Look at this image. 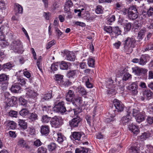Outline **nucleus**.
<instances>
[{
  "label": "nucleus",
  "instance_id": "obj_36",
  "mask_svg": "<svg viewBox=\"0 0 153 153\" xmlns=\"http://www.w3.org/2000/svg\"><path fill=\"white\" fill-rule=\"evenodd\" d=\"M136 121L140 123L144 121L145 119V117L141 113H140L137 116L135 117Z\"/></svg>",
  "mask_w": 153,
  "mask_h": 153
},
{
  "label": "nucleus",
  "instance_id": "obj_47",
  "mask_svg": "<svg viewBox=\"0 0 153 153\" xmlns=\"http://www.w3.org/2000/svg\"><path fill=\"white\" fill-rule=\"evenodd\" d=\"M139 149L136 146L131 147L128 150V153H138Z\"/></svg>",
  "mask_w": 153,
  "mask_h": 153
},
{
  "label": "nucleus",
  "instance_id": "obj_59",
  "mask_svg": "<svg viewBox=\"0 0 153 153\" xmlns=\"http://www.w3.org/2000/svg\"><path fill=\"white\" fill-rule=\"evenodd\" d=\"M141 113L137 109H133L132 114L134 116L136 117Z\"/></svg>",
  "mask_w": 153,
  "mask_h": 153
},
{
  "label": "nucleus",
  "instance_id": "obj_64",
  "mask_svg": "<svg viewBox=\"0 0 153 153\" xmlns=\"http://www.w3.org/2000/svg\"><path fill=\"white\" fill-rule=\"evenodd\" d=\"M147 121L149 124H152L153 123V117H148L147 119Z\"/></svg>",
  "mask_w": 153,
  "mask_h": 153
},
{
  "label": "nucleus",
  "instance_id": "obj_62",
  "mask_svg": "<svg viewBox=\"0 0 153 153\" xmlns=\"http://www.w3.org/2000/svg\"><path fill=\"white\" fill-rule=\"evenodd\" d=\"M71 82L69 81L68 80H67L66 81H64L63 80L61 84L60 85H64L65 86H68L69 85H70Z\"/></svg>",
  "mask_w": 153,
  "mask_h": 153
},
{
  "label": "nucleus",
  "instance_id": "obj_25",
  "mask_svg": "<svg viewBox=\"0 0 153 153\" xmlns=\"http://www.w3.org/2000/svg\"><path fill=\"white\" fill-rule=\"evenodd\" d=\"M122 33L121 29L118 27H114L113 28L112 35L115 34V37L116 38L117 36L120 35Z\"/></svg>",
  "mask_w": 153,
  "mask_h": 153
},
{
  "label": "nucleus",
  "instance_id": "obj_1",
  "mask_svg": "<svg viewBox=\"0 0 153 153\" xmlns=\"http://www.w3.org/2000/svg\"><path fill=\"white\" fill-rule=\"evenodd\" d=\"M136 41L133 37H127L123 43V50L126 54L131 53L133 51V48L135 47Z\"/></svg>",
  "mask_w": 153,
  "mask_h": 153
},
{
  "label": "nucleus",
  "instance_id": "obj_11",
  "mask_svg": "<svg viewBox=\"0 0 153 153\" xmlns=\"http://www.w3.org/2000/svg\"><path fill=\"white\" fill-rule=\"evenodd\" d=\"M113 103L114 106L117 111L121 112L123 110L124 108V105L117 99H115L114 100Z\"/></svg>",
  "mask_w": 153,
  "mask_h": 153
},
{
  "label": "nucleus",
  "instance_id": "obj_8",
  "mask_svg": "<svg viewBox=\"0 0 153 153\" xmlns=\"http://www.w3.org/2000/svg\"><path fill=\"white\" fill-rule=\"evenodd\" d=\"M81 124V119L79 116L73 118L69 121V125L72 128L78 127Z\"/></svg>",
  "mask_w": 153,
  "mask_h": 153
},
{
  "label": "nucleus",
  "instance_id": "obj_57",
  "mask_svg": "<svg viewBox=\"0 0 153 153\" xmlns=\"http://www.w3.org/2000/svg\"><path fill=\"white\" fill-rule=\"evenodd\" d=\"M55 31H56V35L58 37V38H59L62 34V32L57 28H55Z\"/></svg>",
  "mask_w": 153,
  "mask_h": 153
},
{
  "label": "nucleus",
  "instance_id": "obj_14",
  "mask_svg": "<svg viewBox=\"0 0 153 153\" xmlns=\"http://www.w3.org/2000/svg\"><path fill=\"white\" fill-rule=\"evenodd\" d=\"M64 55L66 56L67 60L73 61L74 60L75 58L74 54L72 52L69 51H65Z\"/></svg>",
  "mask_w": 153,
  "mask_h": 153
},
{
  "label": "nucleus",
  "instance_id": "obj_24",
  "mask_svg": "<svg viewBox=\"0 0 153 153\" xmlns=\"http://www.w3.org/2000/svg\"><path fill=\"white\" fill-rule=\"evenodd\" d=\"M76 91L79 92L82 95H87V92L85 88L81 86H79L76 89Z\"/></svg>",
  "mask_w": 153,
  "mask_h": 153
},
{
  "label": "nucleus",
  "instance_id": "obj_32",
  "mask_svg": "<svg viewBox=\"0 0 153 153\" xmlns=\"http://www.w3.org/2000/svg\"><path fill=\"white\" fill-rule=\"evenodd\" d=\"M83 18L84 19L89 21H92L94 19V17L93 16H91L89 13H84Z\"/></svg>",
  "mask_w": 153,
  "mask_h": 153
},
{
  "label": "nucleus",
  "instance_id": "obj_46",
  "mask_svg": "<svg viewBox=\"0 0 153 153\" xmlns=\"http://www.w3.org/2000/svg\"><path fill=\"white\" fill-rule=\"evenodd\" d=\"M125 30L126 31H129L131 27V23L130 22H125L123 23Z\"/></svg>",
  "mask_w": 153,
  "mask_h": 153
},
{
  "label": "nucleus",
  "instance_id": "obj_48",
  "mask_svg": "<svg viewBox=\"0 0 153 153\" xmlns=\"http://www.w3.org/2000/svg\"><path fill=\"white\" fill-rule=\"evenodd\" d=\"M139 60V64L142 65H145L147 62L144 56H142L141 57Z\"/></svg>",
  "mask_w": 153,
  "mask_h": 153
},
{
  "label": "nucleus",
  "instance_id": "obj_63",
  "mask_svg": "<svg viewBox=\"0 0 153 153\" xmlns=\"http://www.w3.org/2000/svg\"><path fill=\"white\" fill-rule=\"evenodd\" d=\"M42 144V143L39 139H37L34 142V145L37 147H38Z\"/></svg>",
  "mask_w": 153,
  "mask_h": 153
},
{
  "label": "nucleus",
  "instance_id": "obj_34",
  "mask_svg": "<svg viewBox=\"0 0 153 153\" xmlns=\"http://www.w3.org/2000/svg\"><path fill=\"white\" fill-rule=\"evenodd\" d=\"M26 94L29 98L34 97L36 96V93L30 89H27Z\"/></svg>",
  "mask_w": 153,
  "mask_h": 153
},
{
  "label": "nucleus",
  "instance_id": "obj_38",
  "mask_svg": "<svg viewBox=\"0 0 153 153\" xmlns=\"http://www.w3.org/2000/svg\"><path fill=\"white\" fill-rule=\"evenodd\" d=\"M15 10L17 11V13H22L23 12V8L21 5L18 3H16L14 5Z\"/></svg>",
  "mask_w": 153,
  "mask_h": 153
},
{
  "label": "nucleus",
  "instance_id": "obj_31",
  "mask_svg": "<svg viewBox=\"0 0 153 153\" xmlns=\"http://www.w3.org/2000/svg\"><path fill=\"white\" fill-rule=\"evenodd\" d=\"M116 109H115V107L113 106L111 107L110 106V108L109 109V114L111 115V117H114L116 115Z\"/></svg>",
  "mask_w": 153,
  "mask_h": 153
},
{
  "label": "nucleus",
  "instance_id": "obj_60",
  "mask_svg": "<svg viewBox=\"0 0 153 153\" xmlns=\"http://www.w3.org/2000/svg\"><path fill=\"white\" fill-rule=\"evenodd\" d=\"M75 101L77 102V103H79V104H82L83 101L82 98L79 96L75 98Z\"/></svg>",
  "mask_w": 153,
  "mask_h": 153
},
{
  "label": "nucleus",
  "instance_id": "obj_49",
  "mask_svg": "<svg viewBox=\"0 0 153 153\" xmlns=\"http://www.w3.org/2000/svg\"><path fill=\"white\" fill-rule=\"evenodd\" d=\"M19 100L20 104L23 106H26L27 102L25 99L21 97L19 98Z\"/></svg>",
  "mask_w": 153,
  "mask_h": 153
},
{
  "label": "nucleus",
  "instance_id": "obj_52",
  "mask_svg": "<svg viewBox=\"0 0 153 153\" xmlns=\"http://www.w3.org/2000/svg\"><path fill=\"white\" fill-rule=\"evenodd\" d=\"M25 144V142L22 139H20L18 142V145L19 146L24 147Z\"/></svg>",
  "mask_w": 153,
  "mask_h": 153
},
{
  "label": "nucleus",
  "instance_id": "obj_58",
  "mask_svg": "<svg viewBox=\"0 0 153 153\" xmlns=\"http://www.w3.org/2000/svg\"><path fill=\"white\" fill-rule=\"evenodd\" d=\"M51 107V106L50 105H42V110L44 111H49V108Z\"/></svg>",
  "mask_w": 153,
  "mask_h": 153
},
{
  "label": "nucleus",
  "instance_id": "obj_33",
  "mask_svg": "<svg viewBox=\"0 0 153 153\" xmlns=\"http://www.w3.org/2000/svg\"><path fill=\"white\" fill-rule=\"evenodd\" d=\"M19 113L21 116L23 117H25L27 115H28L29 113V111L27 109L23 108L19 111Z\"/></svg>",
  "mask_w": 153,
  "mask_h": 153
},
{
  "label": "nucleus",
  "instance_id": "obj_30",
  "mask_svg": "<svg viewBox=\"0 0 153 153\" xmlns=\"http://www.w3.org/2000/svg\"><path fill=\"white\" fill-rule=\"evenodd\" d=\"M88 151V148L83 147L76 148L75 150V153H87Z\"/></svg>",
  "mask_w": 153,
  "mask_h": 153
},
{
  "label": "nucleus",
  "instance_id": "obj_20",
  "mask_svg": "<svg viewBox=\"0 0 153 153\" xmlns=\"http://www.w3.org/2000/svg\"><path fill=\"white\" fill-rule=\"evenodd\" d=\"M49 127L48 126L42 125L41 127V132L42 135L48 134L49 132Z\"/></svg>",
  "mask_w": 153,
  "mask_h": 153
},
{
  "label": "nucleus",
  "instance_id": "obj_2",
  "mask_svg": "<svg viewBox=\"0 0 153 153\" xmlns=\"http://www.w3.org/2000/svg\"><path fill=\"white\" fill-rule=\"evenodd\" d=\"M11 49L15 52L22 53L24 52L22 42L18 39L14 40L12 41L10 45Z\"/></svg>",
  "mask_w": 153,
  "mask_h": 153
},
{
  "label": "nucleus",
  "instance_id": "obj_29",
  "mask_svg": "<svg viewBox=\"0 0 153 153\" xmlns=\"http://www.w3.org/2000/svg\"><path fill=\"white\" fill-rule=\"evenodd\" d=\"M55 79L58 84L60 85L63 81V76L61 74H57L55 75Z\"/></svg>",
  "mask_w": 153,
  "mask_h": 153
},
{
  "label": "nucleus",
  "instance_id": "obj_23",
  "mask_svg": "<svg viewBox=\"0 0 153 153\" xmlns=\"http://www.w3.org/2000/svg\"><path fill=\"white\" fill-rule=\"evenodd\" d=\"M28 118L31 121L34 122L38 119V115L35 112L29 113L28 115Z\"/></svg>",
  "mask_w": 153,
  "mask_h": 153
},
{
  "label": "nucleus",
  "instance_id": "obj_27",
  "mask_svg": "<svg viewBox=\"0 0 153 153\" xmlns=\"http://www.w3.org/2000/svg\"><path fill=\"white\" fill-rule=\"evenodd\" d=\"M58 138L57 141L60 143L63 142H66V138L61 133L57 134Z\"/></svg>",
  "mask_w": 153,
  "mask_h": 153
},
{
  "label": "nucleus",
  "instance_id": "obj_44",
  "mask_svg": "<svg viewBox=\"0 0 153 153\" xmlns=\"http://www.w3.org/2000/svg\"><path fill=\"white\" fill-rule=\"evenodd\" d=\"M151 136V133L149 131H147L142 134V135L140 136V138L141 139L146 140V139L150 137Z\"/></svg>",
  "mask_w": 153,
  "mask_h": 153
},
{
  "label": "nucleus",
  "instance_id": "obj_40",
  "mask_svg": "<svg viewBox=\"0 0 153 153\" xmlns=\"http://www.w3.org/2000/svg\"><path fill=\"white\" fill-rule=\"evenodd\" d=\"M51 118V117H48L47 115H43L42 117L41 121L44 123H47L50 121Z\"/></svg>",
  "mask_w": 153,
  "mask_h": 153
},
{
  "label": "nucleus",
  "instance_id": "obj_26",
  "mask_svg": "<svg viewBox=\"0 0 153 153\" xmlns=\"http://www.w3.org/2000/svg\"><path fill=\"white\" fill-rule=\"evenodd\" d=\"M18 124L21 128L25 129L27 128V123L23 120L19 119L18 120Z\"/></svg>",
  "mask_w": 153,
  "mask_h": 153
},
{
  "label": "nucleus",
  "instance_id": "obj_19",
  "mask_svg": "<svg viewBox=\"0 0 153 153\" xmlns=\"http://www.w3.org/2000/svg\"><path fill=\"white\" fill-rule=\"evenodd\" d=\"M82 135V132L74 131L72 133L71 136V138L78 141L80 140V139Z\"/></svg>",
  "mask_w": 153,
  "mask_h": 153
},
{
  "label": "nucleus",
  "instance_id": "obj_51",
  "mask_svg": "<svg viewBox=\"0 0 153 153\" xmlns=\"http://www.w3.org/2000/svg\"><path fill=\"white\" fill-rule=\"evenodd\" d=\"M131 78V75L128 73H126L124 75L123 79V80L126 81Z\"/></svg>",
  "mask_w": 153,
  "mask_h": 153
},
{
  "label": "nucleus",
  "instance_id": "obj_42",
  "mask_svg": "<svg viewBox=\"0 0 153 153\" xmlns=\"http://www.w3.org/2000/svg\"><path fill=\"white\" fill-rule=\"evenodd\" d=\"M153 50V43L150 42L146 46L144 49V51H148Z\"/></svg>",
  "mask_w": 153,
  "mask_h": 153
},
{
  "label": "nucleus",
  "instance_id": "obj_50",
  "mask_svg": "<svg viewBox=\"0 0 153 153\" xmlns=\"http://www.w3.org/2000/svg\"><path fill=\"white\" fill-rule=\"evenodd\" d=\"M18 114V112L17 111L13 110H10L9 113V116L12 117H17Z\"/></svg>",
  "mask_w": 153,
  "mask_h": 153
},
{
  "label": "nucleus",
  "instance_id": "obj_18",
  "mask_svg": "<svg viewBox=\"0 0 153 153\" xmlns=\"http://www.w3.org/2000/svg\"><path fill=\"white\" fill-rule=\"evenodd\" d=\"M74 96V92L71 90H69L65 94V99L68 102L72 101Z\"/></svg>",
  "mask_w": 153,
  "mask_h": 153
},
{
  "label": "nucleus",
  "instance_id": "obj_9",
  "mask_svg": "<svg viewBox=\"0 0 153 153\" xmlns=\"http://www.w3.org/2000/svg\"><path fill=\"white\" fill-rule=\"evenodd\" d=\"M131 110L130 108L127 109V114L126 116L123 117L120 120V123L123 125H125L127 124L130 121H131V117L130 115L131 113Z\"/></svg>",
  "mask_w": 153,
  "mask_h": 153
},
{
  "label": "nucleus",
  "instance_id": "obj_12",
  "mask_svg": "<svg viewBox=\"0 0 153 153\" xmlns=\"http://www.w3.org/2000/svg\"><path fill=\"white\" fill-rule=\"evenodd\" d=\"M153 93L150 90H146L143 92V96H141L140 99L142 100H144L145 98H146L147 99H150L152 97Z\"/></svg>",
  "mask_w": 153,
  "mask_h": 153
},
{
  "label": "nucleus",
  "instance_id": "obj_35",
  "mask_svg": "<svg viewBox=\"0 0 153 153\" xmlns=\"http://www.w3.org/2000/svg\"><path fill=\"white\" fill-rule=\"evenodd\" d=\"M57 147V145L54 143H51L48 146V148L50 152L54 151Z\"/></svg>",
  "mask_w": 153,
  "mask_h": 153
},
{
  "label": "nucleus",
  "instance_id": "obj_55",
  "mask_svg": "<svg viewBox=\"0 0 153 153\" xmlns=\"http://www.w3.org/2000/svg\"><path fill=\"white\" fill-rule=\"evenodd\" d=\"M19 83L22 86H25L26 83L25 79L22 78H18L17 79Z\"/></svg>",
  "mask_w": 153,
  "mask_h": 153
},
{
  "label": "nucleus",
  "instance_id": "obj_3",
  "mask_svg": "<svg viewBox=\"0 0 153 153\" xmlns=\"http://www.w3.org/2000/svg\"><path fill=\"white\" fill-rule=\"evenodd\" d=\"M9 79V75L5 74H0V84L2 90L4 91L7 89Z\"/></svg>",
  "mask_w": 153,
  "mask_h": 153
},
{
  "label": "nucleus",
  "instance_id": "obj_41",
  "mask_svg": "<svg viewBox=\"0 0 153 153\" xmlns=\"http://www.w3.org/2000/svg\"><path fill=\"white\" fill-rule=\"evenodd\" d=\"M52 97V93H47L45 94L44 97H42L41 100V101L43 102L45 100H48Z\"/></svg>",
  "mask_w": 153,
  "mask_h": 153
},
{
  "label": "nucleus",
  "instance_id": "obj_39",
  "mask_svg": "<svg viewBox=\"0 0 153 153\" xmlns=\"http://www.w3.org/2000/svg\"><path fill=\"white\" fill-rule=\"evenodd\" d=\"M58 65V62L52 64L51 67V69L50 70V72L51 73H54V71L57 70Z\"/></svg>",
  "mask_w": 153,
  "mask_h": 153
},
{
  "label": "nucleus",
  "instance_id": "obj_13",
  "mask_svg": "<svg viewBox=\"0 0 153 153\" xmlns=\"http://www.w3.org/2000/svg\"><path fill=\"white\" fill-rule=\"evenodd\" d=\"M21 87L18 83H15L12 85L10 88L11 92L18 93L21 92Z\"/></svg>",
  "mask_w": 153,
  "mask_h": 153
},
{
  "label": "nucleus",
  "instance_id": "obj_45",
  "mask_svg": "<svg viewBox=\"0 0 153 153\" xmlns=\"http://www.w3.org/2000/svg\"><path fill=\"white\" fill-rule=\"evenodd\" d=\"M88 64L89 67H94L95 60L92 58H89L88 59Z\"/></svg>",
  "mask_w": 153,
  "mask_h": 153
},
{
  "label": "nucleus",
  "instance_id": "obj_54",
  "mask_svg": "<svg viewBox=\"0 0 153 153\" xmlns=\"http://www.w3.org/2000/svg\"><path fill=\"white\" fill-rule=\"evenodd\" d=\"M102 7L100 5H98L96 9V12L98 14L102 13L103 12V10L102 9Z\"/></svg>",
  "mask_w": 153,
  "mask_h": 153
},
{
  "label": "nucleus",
  "instance_id": "obj_22",
  "mask_svg": "<svg viewBox=\"0 0 153 153\" xmlns=\"http://www.w3.org/2000/svg\"><path fill=\"white\" fill-rule=\"evenodd\" d=\"M73 5V3L71 0L66 1L64 6V10L66 13H70V7Z\"/></svg>",
  "mask_w": 153,
  "mask_h": 153
},
{
  "label": "nucleus",
  "instance_id": "obj_53",
  "mask_svg": "<svg viewBox=\"0 0 153 153\" xmlns=\"http://www.w3.org/2000/svg\"><path fill=\"white\" fill-rule=\"evenodd\" d=\"M104 30L106 32L112 34L113 28L111 26H105L104 28Z\"/></svg>",
  "mask_w": 153,
  "mask_h": 153
},
{
  "label": "nucleus",
  "instance_id": "obj_17",
  "mask_svg": "<svg viewBox=\"0 0 153 153\" xmlns=\"http://www.w3.org/2000/svg\"><path fill=\"white\" fill-rule=\"evenodd\" d=\"M146 32V28H142L138 33L137 37V41L140 42L145 36Z\"/></svg>",
  "mask_w": 153,
  "mask_h": 153
},
{
  "label": "nucleus",
  "instance_id": "obj_15",
  "mask_svg": "<svg viewBox=\"0 0 153 153\" xmlns=\"http://www.w3.org/2000/svg\"><path fill=\"white\" fill-rule=\"evenodd\" d=\"M128 128L129 130L134 134L137 135L140 132L139 127L137 126L132 124L129 126Z\"/></svg>",
  "mask_w": 153,
  "mask_h": 153
},
{
  "label": "nucleus",
  "instance_id": "obj_43",
  "mask_svg": "<svg viewBox=\"0 0 153 153\" xmlns=\"http://www.w3.org/2000/svg\"><path fill=\"white\" fill-rule=\"evenodd\" d=\"M16 99L14 97H12L10 99L9 102L7 103V105L9 106H13L15 103Z\"/></svg>",
  "mask_w": 153,
  "mask_h": 153
},
{
  "label": "nucleus",
  "instance_id": "obj_56",
  "mask_svg": "<svg viewBox=\"0 0 153 153\" xmlns=\"http://www.w3.org/2000/svg\"><path fill=\"white\" fill-rule=\"evenodd\" d=\"M47 149L45 148L42 146L38 149V153H46Z\"/></svg>",
  "mask_w": 153,
  "mask_h": 153
},
{
  "label": "nucleus",
  "instance_id": "obj_16",
  "mask_svg": "<svg viewBox=\"0 0 153 153\" xmlns=\"http://www.w3.org/2000/svg\"><path fill=\"white\" fill-rule=\"evenodd\" d=\"M91 79L90 78V80L88 77L87 76H84L82 78V82L85 83L86 87L88 88H91L93 87V85L91 81Z\"/></svg>",
  "mask_w": 153,
  "mask_h": 153
},
{
  "label": "nucleus",
  "instance_id": "obj_10",
  "mask_svg": "<svg viewBox=\"0 0 153 153\" xmlns=\"http://www.w3.org/2000/svg\"><path fill=\"white\" fill-rule=\"evenodd\" d=\"M137 84V82H135L132 83L128 86V89L131 91V93L132 95H135L137 94L138 86Z\"/></svg>",
  "mask_w": 153,
  "mask_h": 153
},
{
  "label": "nucleus",
  "instance_id": "obj_61",
  "mask_svg": "<svg viewBox=\"0 0 153 153\" xmlns=\"http://www.w3.org/2000/svg\"><path fill=\"white\" fill-rule=\"evenodd\" d=\"M8 125L12 129L15 128L16 127V123L13 121H11L9 122Z\"/></svg>",
  "mask_w": 153,
  "mask_h": 153
},
{
  "label": "nucleus",
  "instance_id": "obj_7",
  "mask_svg": "<svg viewBox=\"0 0 153 153\" xmlns=\"http://www.w3.org/2000/svg\"><path fill=\"white\" fill-rule=\"evenodd\" d=\"M132 72L137 76H144L147 75L148 70L145 68H141L137 66L132 68Z\"/></svg>",
  "mask_w": 153,
  "mask_h": 153
},
{
  "label": "nucleus",
  "instance_id": "obj_21",
  "mask_svg": "<svg viewBox=\"0 0 153 153\" xmlns=\"http://www.w3.org/2000/svg\"><path fill=\"white\" fill-rule=\"evenodd\" d=\"M77 72L76 70H69L67 72V76L69 78H75L77 76Z\"/></svg>",
  "mask_w": 153,
  "mask_h": 153
},
{
  "label": "nucleus",
  "instance_id": "obj_5",
  "mask_svg": "<svg viewBox=\"0 0 153 153\" xmlns=\"http://www.w3.org/2000/svg\"><path fill=\"white\" fill-rule=\"evenodd\" d=\"M139 13L135 6H132L129 7V12L128 16L130 19L134 20L137 19Z\"/></svg>",
  "mask_w": 153,
  "mask_h": 153
},
{
  "label": "nucleus",
  "instance_id": "obj_37",
  "mask_svg": "<svg viewBox=\"0 0 153 153\" xmlns=\"http://www.w3.org/2000/svg\"><path fill=\"white\" fill-rule=\"evenodd\" d=\"M8 45V43L5 41V38L2 36H0V45L2 47H5Z\"/></svg>",
  "mask_w": 153,
  "mask_h": 153
},
{
  "label": "nucleus",
  "instance_id": "obj_6",
  "mask_svg": "<svg viewBox=\"0 0 153 153\" xmlns=\"http://www.w3.org/2000/svg\"><path fill=\"white\" fill-rule=\"evenodd\" d=\"M50 123L52 127L58 128L60 127L63 124L62 120L55 116L51 118Z\"/></svg>",
  "mask_w": 153,
  "mask_h": 153
},
{
  "label": "nucleus",
  "instance_id": "obj_4",
  "mask_svg": "<svg viewBox=\"0 0 153 153\" xmlns=\"http://www.w3.org/2000/svg\"><path fill=\"white\" fill-rule=\"evenodd\" d=\"M53 110L56 112L60 113L62 114H63L67 111L63 101L55 102Z\"/></svg>",
  "mask_w": 153,
  "mask_h": 153
},
{
  "label": "nucleus",
  "instance_id": "obj_28",
  "mask_svg": "<svg viewBox=\"0 0 153 153\" xmlns=\"http://www.w3.org/2000/svg\"><path fill=\"white\" fill-rule=\"evenodd\" d=\"M58 63L60 68L62 70L68 69V65L70 64L69 63H67L64 61H62L61 62H58Z\"/></svg>",
  "mask_w": 153,
  "mask_h": 153
}]
</instances>
